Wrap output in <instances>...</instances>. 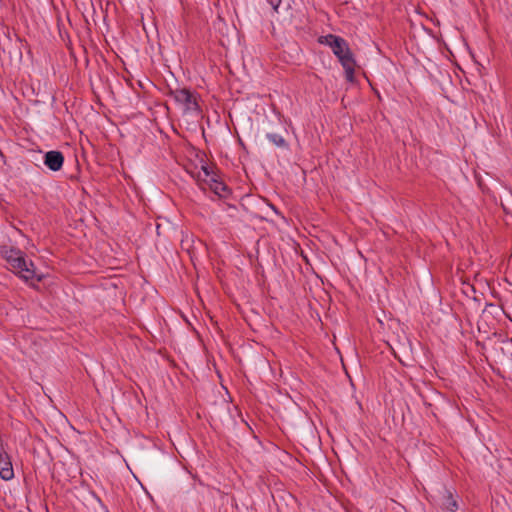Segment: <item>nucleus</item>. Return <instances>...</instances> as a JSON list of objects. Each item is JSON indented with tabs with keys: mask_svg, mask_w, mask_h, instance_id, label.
<instances>
[{
	"mask_svg": "<svg viewBox=\"0 0 512 512\" xmlns=\"http://www.w3.org/2000/svg\"><path fill=\"white\" fill-rule=\"evenodd\" d=\"M324 39V42L331 47L333 53L341 62L345 70L346 79L349 82H353L355 61L347 42L343 38L332 34L325 36Z\"/></svg>",
	"mask_w": 512,
	"mask_h": 512,
	"instance_id": "1",
	"label": "nucleus"
},
{
	"mask_svg": "<svg viewBox=\"0 0 512 512\" xmlns=\"http://www.w3.org/2000/svg\"><path fill=\"white\" fill-rule=\"evenodd\" d=\"M6 260L12 271L19 274L25 281L36 280L40 282L42 280V275L37 274L33 262L27 260L20 250L11 249L6 252Z\"/></svg>",
	"mask_w": 512,
	"mask_h": 512,
	"instance_id": "2",
	"label": "nucleus"
},
{
	"mask_svg": "<svg viewBox=\"0 0 512 512\" xmlns=\"http://www.w3.org/2000/svg\"><path fill=\"white\" fill-rule=\"evenodd\" d=\"M170 95L177 103L184 105L186 110L195 111L198 109L197 101L188 89L171 90Z\"/></svg>",
	"mask_w": 512,
	"mask_h": 512,
	"instance_id": "3",
	"label": "nucleus"
},
{
	"mask_svg": "<svg viewBox=\"0 0 512 512\" xmlns=\"http://www.w3.org/2000/svg\"><path fill=\"white\" fill-rule=\"evenodd\" d=\"M6 452L3 447L2 439L0 438V454Z\"/></svg>",
	"mask_w": 512,
	"mask_h": 512,
	"instance_id": "11",
	"label": "nucleus"
},
{
	"mask_svg": "<svg viewBox=\"0 0 512 512\" xmlns=\"http://www.w3.org/2000/svg\"><path fill=\"white\" fill-rule=\"evenodd\" d=\"M267 138L269 139L270 142H272L277 147H280V148L288 147L286 140L279 134L269 133V134H267Z\"/></svg>",
	"mask_w": 512,
	"mask_h": 512,
	"instance_id": "9",
	"label": "nucleus"
},
{
	"mask_svg": "<svg viewBox=\"0 0 512 512\" xmlns=\"http://www.w3.org/2000/svg\"><path fill=\"white\" fill-rule=\"evenodd\" d=\"M64 163V156L60 151H49L44 156V164L52 171H59Z\"/></svg>",
	"mask_w": 512,
	"mask_h": 512,
	"instance_id": "5",
	"label": "nucleus"
},
{
	"mask_svg": "<svg viewBox=\"0 0 512 512\" xmlns=\"http://www.w3.org/2000/svg\"><path fill=\"white\" fill-rule=\"evenodd\" d=\"M436 503L447 511H456L458 509L457 500L454 498L453 492L446 487H442L435 499Z\"/></svg>",
	"mask_w": 512,
	"mask_h": 512,
	"instance_id": "4",
	"label": "nucleus"
},
{
	"mask_svg": "<svg viewBox=\"0 0 512 512\" xmlns=\"http://www.w3.org/2000/svg\"><path fill=\"white\" fill-rule=\"evenodd\" d=\"M0 477L6 481L14 477L13 466L7 452L0 454Z\"/></svg>",
	"mask_w": 512,
	"mask_h": 512,
	"instance_id": "6",
	"label": "nucleus"
},
{
	"mask_svg": "<svg viewBox=\"0 0 512 512\" xmlns=\"http://www.w3.org/2000/svg\"><path fill=\"white\" fill-rule=\"evenodd\" d=\"M216 174L207 166H202V173L200 172L198 174V181L200 182V185L206 184L210 178L215 177Z\"/></svg>",
	"mask_w": 512,
	"mask_h": 512,
	"instance_id": "8",
	"label": "nucleus"
},
{
	"mask_svg": "<svg viewBox=\"0 0 512 512\" xmlns=\"http://www.w3.org/2000/svg\"><path fill=\"white\" fill-rule=\"evenodd\" d=\"M211 189L216 195L220 197H225L228 192L227 186L217 179V175L213 178H210L209 181L205 184Z\"/></svg>",
	"mask_w": 512,
	"mask_h": 512,
	"instance_id": "7",
	"label": "nucleus"
},
{
	"mask_svg": "<svg viewBox=\"0 0 512 512\" xmlns=\"http://www.w3.org/2000/svg\"><path fill=\"white\" fill-rule=\"evenodd\" d=\"M272 8L277 12L281 4V0H268Z\"/></svg>",
	"mask_w": 512,
	"mask_h": 512,
	"instance_id": "10",
	"label": "nucleus"
}]
</instances>
